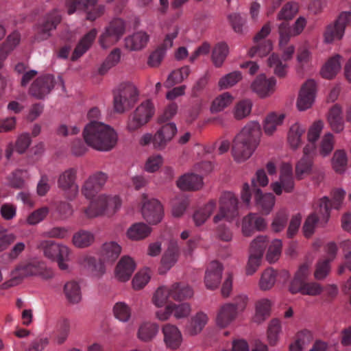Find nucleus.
Here are the masks:
<instances>
[{"mask_svg":"<svg viewBox=\"0 0 351 351\" xmlns=\"http://www.w3.org/2000/svg\"><path fill=\"white\" fill-rule=\"evenodd\" d=\"M86 143L99 151H109L117 143V136L114 130L101 122L92 121L83 131Z\"/></svg>","mask_w":351,"mask_h":351,"instance_id":"1","label":"nucleus"},{"mask_svg":"<svg viewBox=\"0 0 351 351\" xmlns=\"http://www.w3.org/2000/svg\"><path fill=\"white\" fill-rule=\"evenodd\" d=\"M309 274L308 264L304 263L300 265L290 283L289 291L293 294L300 293L312 296L319 295L323 291L322 286L315 282H306Z\"/></svg>","mask_w":351,"mask_h":351,"instance_id":"2","label":"nucleus"},{"mask_svg":"<svg viewBox=\"0 0 351 351\" xmlns=\"http://www.w3.org/2000/svg\"><path fill=\"white\" fill-rule=\"evenodd\" d=\"M121 205L118 196L99 195L90 202V205L84 208V213L87 217L93 218L101 215H113Z\"/></svg>","mask_w":351,"mask_h":351,"instance_id":"3","label":"nucleus"},{"mask_svg":"<svg viewBox=\"0 0 351 351\" xmlns=\"http://www.w3.org/2000/svg\"><path fill=\"white\" fill-rule=\"evenodd\" d=\"M37 248L43 252L46 258L56 261L61 270L68 269L66 261L69 260L71 251L66 245L51 240H43L38 243Z\"/></svg>","mask_w":351,"mask_h":351,"instance_id":"4","label":"nucleus"},{"mask_svg":"<svg viewBox=\"0 0 351 351\" xmlns=\"http://www.w3.org/2000/svg\"><path fill=\"white\" fill-rule=\"evenodd\" d=\"M138 100L136 87L130 83L121 84L114 92V108L118 113H123L134 106Z\"/></svg>","mask_w":351,"mask_h":351,"instance_id":"5","label":"nucleus"},{"mask_svg":"<svg viewBox=\"0 0 351 351\" xmlns=\"http://www.w3.org/2000/svg\"><path fill=\"white\" fill-rule=\"evenodd\" d=\"M40 261L36 258H33L20 263L11 272L10 279L3 283V288L7 289L16 286L21 282L24 278L36 276L39 269H40Z\"/></svg>","mask_w":351,"mask_h":351,"instance_id":"6","label":"nucleus"},{"mask_svg":"<svg viewBox=\"0 0 351 351\" xmlns=\"http://www.w3.org/2000/svg\"><path fill=\"white\" fill-rule=\"evenodd\" d=\"M261 135L257 122H250L243 128V161L252 155L259 143Z\"/></svg>","mask_w":351,"mask_h":351,"instance_id":"7","label":"nucleus"},{"mask_svg":"<svg viewBox=\"0 0 351 351\" xmlns=\"http://www.w3.org/2000/svg\"><path fill=\"white\" fill-rule=\"evenodd\" d=\"M239 215L238 200L231 192L223 193L219 199V213L215 216V223L223 219L232 221Z\"/></svg>","mask_w":351,"mask_h":351,"instance_id":"8","label":"nucleus"},{"mask_svg":"<svg viewBox=\"0 0 351 351\" xmlns=\"http://www.w3.org/2000/svg\"><path fill=\"white\" fill-rule=\"evenodd\" d=\"M154 114V108L152 102L146 100L142 102L130 116L128 129L135 131L145 125Z\"/></svg>","mask_w":351,"mask_h":351,"instance_id":"9","label":"nucleus"},{"mask_svg":"<svg viewBox=\"0 0 351 351\" xmlns=\"http://www.w3.org/2000/svg\"><path fill=\"white\" fill-rule=\"evenodd\" d=\"M125 25L121 19H113L105 28L99 41L103 48H108L118 42L125 33Z\"/></svg>","mask_w":351,"mask_h":351,"instance_id":"10","label":"nucleus"},{"mask_svg":"<svg viewBox=\"0 0 351 351\" xmlns=\"http://www.w3.org/2000/svg\"><path fill=\"white\" fill-rule=\"evenodd\" d=\"M77 169L69 168L60 174L58 178V186L65 193L66 197L73 199L77 195L79 186L76 183Z\"/></svg>","mask_w":351,"mask_h":351,"instance_id":"11","label":"nucleus"},{"mask_svg":"<svg viewBox=\"0 0 351 351\" xmlns=\"http://www.w3.org/2000/svg\"><path fill=\"white\" fill-rule=\"evenodd\" d=\"M141 212L146 221L150 224L159 223L163 216V208L160 202L156 199H149L145 194H143Z\"/></svg>","mask_w":351,"mask_h":351,"instance_id":"12","label":"nucleus"},{"mask_svg":"<svg viewBox=\"0 0 351 351\" xmlns=\"http://www.w3.org/2000/svg\"><path fill=\"white\" fill-rule=\"evenodd\" d=\"M61 21V16L57 10L47 14L37 25L35 38L38 41L47 40L51 36V32L55 29Z\"/></svg>","mask_w":351,"mask_h":351,"instance_id":"13","label":"nucleus"},{"mask_svg":"<svg viewBox=\"0 0 351 351\" xmlns=\"http://www.w3.org/2000/svg\"><path fill=\"white\" fill-rule=\"evenodd\" d=\"M345 191L341 189H336L332 193V201L328 197H323L319 199L316 204L319 206V213L323 215V221L327 223L330 216L332 208L339 209L345 197Z\"/></svg>","mask_w":351,"mask_h":351,"instance_id":"14","label":"nucleus"},{"mask_svg":"<svg viewBox=\"0 0 351 351\" xmlns=\"http://www.w3.org/2000/svg\"><path fill=\"white\" fill-rule=\"evenodd\" d=\"M306 24V19L302 16L296 20L293 27H290L287 22H282L278 27L280 47L287 45L291 37L299 35L303 31Z\"/></svg>","mask_w":351,"mask_h":351,"instance_id":"15","label":"nucleus"},{"mask_svg":"<svg viewBox=\"0 0 351 351\" xmlns=\"http://www.w3.org/2000/svg\"><path fill=\"white\" fill-rule=\"evenodd\" d=\"M56 83L51 75L40 76L31 85L29 94L37 99H43L50 93Z\"/></svg>","mask_w":351,"mask_h":351,"instance_id":"16","label":"nucleus"},{"mask_svg":"<svg viewBox=\"0 0 351 351\" xmlns=\"http://www.w3.org/2000/svg\"><path fill=\"white\" fill-rule=\"evenodd\" d=\"M107 178V175L101 171H98L93 174L84 182L82 189V194L87 199H91L104 186Z\"/></svg>","mask_w":351,"mask_h":351,"instance_id":"17","label":"nucleus"},{"mask_svg":"<svg viewBox=\"0 0 351 351\" xmlns=\"http://www.w3.org/2000/svg\"><path fill=\"white\" fill-rule=\"evenodd\" d=\"M315 92L316 83L313 80H308L303 84L297 101V106L300 110H305L312 106Z\"/></svg>","mask_w":351,"mask_h":351,"instance_id":"18","label":"nucleus"},{"mask_svg":"<svg viewBox=\"0 0 351 351\" xmlns=\"http://www.w3.org/2000/svg\"><path fill=\"white\" fill-rule=\"evenodd\" d=\"M176 132L177 128L175 123H164L154 136L153 144L154 147L158 149L165 148L167 143L173 138Z\"/></svg>","mask_w":351,"mask_h":351,"instance_id":"19","label":"nucleus"},{"mask_svg":"<svg viewBox=\"0 0 351 351\" xmlns=\"http://www.w3.org/2000/svg\"><path fill=\"white\" fill-rule=\"evenodd\" d=\"M164 342L171 350L178 349L182 343V335L177 326L170 324H165L162 328Z\"/></svg>","mask_w":351,"mask_h":351,"instance_id":"20","label":"nucleus"},{"mask_svg":"<svg viewBox=\"0 0 351 351\" xmlns=\"http://www.w3.org/2000/svg\"><path fill=\"white\" fill-rule=\"evenodd\" d=\"M223 267L218 261H212L205 274L204 282L207 289H217L221 282Z\"/></svg>","mask_w":351,"mask_h":351,"instance_id":"21","label":"nucleus"},{"mask_svg":"<svg viewBox=\"0 0 351 351\" xmlns=\"http://www.w3.org/2000/svg\"><path fill=\"white\" fill-rule=\"evenodd\" d=\"M276 80L274 77L266 78L264 74L259 75L252 84V90L260 97H265L274 91Z\"/></svg>","mask_w":351,"mask_h":351,"instance_id":"22","label":"nucleus"},{"mask_svg":"<svg viewBox=\"0 0 351 351\" xmlns=\"http://www.w3.org/2000/svg\"><path fill=\"white\" fill-rule=\"evenodd\" d=\"M136 267L134 260L128 256H124L119 261L115 273L117 278L123 282L128 280L133 274Z\"/></svg>","mask_w":351,"mask_h":351,"instance_id":"23","label":"nucleus"},{"mask_svg":"<svg viewBox=\"0 0 351 351\" xmlns=\"http://www.w3.org/2000/svg\"><path fill=\"white\" fill-rule=\"evenodd\" d=\"M97 34V29H92L82 38L72 53V61L77 60L88 50L94 42Z\"/></svg>","mask_w":351,"mask_h":351,"instance_id":"24","label":"nucleus"},{"mask_svg":"<svg viewBox=\"0 0 351 351\" xmlns=\"http://www.w3.org/2000/svg\"><path fill=\"white\" fill-rule=\"evenodd\" d=\"M271 302L267 298L258 300L255 304V314L253 322L260 324L268 319L271 315Z\"/></svg>","mask_w":351,"mask_h":351,"instance_id":"25","label":"nucleus"},{"mask_svg":"<svg viewBox=\"0 0 351 351\" xmlns=\"http://www.w3.org/2000/svg\"><path fill=\"white\" fill-rule=\"evenodd\" d=\"M177 186L183 191H195L202 186V178L195 173H186L177 181Z\"/></svg>","mask_w":351,"mask_h":351,"instance_id":"26","label":"nucleus"},{"mask_svg":"<svg viewBox=\"0 0 351 351\" xmlns=\"http://www.w3.org/2000/svg\"><path fill=\"white\" fill-rule=\"evenodd\" d=\"M237 306L226 304L219 310L217 317V324L221 328L227 326L236 317Z\"/></svg>","mask_w":351,"mask_h":351,"instance_id":"27","label":"nucleus"},{"mask_svg":"<svg viewBox=\"0 0 351 351\" xmlns=\"http://www.w3.org/2000/svg\"><path fill=\"white\" fill-rule=\"evenodd\" d=\"M322 219L323 215L319 213V206L315 204L314 213L308 216L304 223L303 232L304 236L307 238L311 237L317 223H320L323 226H325L326 223H324Z\"/></svg>","mask_w":351,"mask_h":351,"instance_id":"28","label":"nucleus"},{"mask_svg":"<svg viewBox=\"0 0 351 351\" xmlns=\"http://www.w3.org/2000/svg\"><path fill=\"white\" fill-rule=\"evenodd\" d=\"M121 247L115 241L106 242L101 247V258L104 262L113 263L119 256Z\"/></svg>","mask_w":351,"mask_h":351,"instance_id":"29","label":"nucleus"},{"mask_svg":"<svg viewBox=\"0 0 351 351\" xmlns=\"http://www.w3.org/2000/svg\"><path fill=\"white\" fill-rule=\"evenodd\" d=\"M305 131V127L298 123H295L290 127L287 134V141L291 149H296L302 145V136Z\"/></svg>","mask_w":351,"mask_h":351,"instance_id":"30","label":"nucleus"},{"mask_svg":"<svg viewBox=\"0 0 351 351\" xmlns=\"http://www.w3.org/2000/svg\"><path fill=\"white\" fill-rule=\"evenodd\" d=\"M149 36L144 32H138L125 39V46L132 51H138L145 47L148 42Z\"/></svg>","mask_w":351,"mask_h":351,"instance_id":"31","label":"nucleus"},{"mask_svg":"<svg viewBox=\"0 0 351 351\" xmlns=\"http://www.w3.org/2000/svg\"><path fill=\"white\" fill-rule=\"evenodd\" d=\"M341 113V108L338 105H335L329 112L328 121L332 130L336 133H339L344 129V122Z\"/></svg>","mask_w":351,"mask_h":351,"instance_id":"32","label":"nucleus"},{"mask_svg":"<svg viewBox=\"0 0 351 351\" xmlns=\"http://www.w3.org/2000/svg\"><path fill=\"white\" fill-rule=\"evenodd\" d=\"M170 296L175 300H183L190 298L193 295L192 289L182 282L173 283L170 287Z\"/></svg>","mask_w":351,"mask_h":351,"instance_id":"33","label":"nucleus"},{"mask_svg":"<svg viewBox=\"0 0 351 351\" xmlns=\"http://www.w3.org/2000/svg\"><path fill=\"white\" fill-rule=\"evenodd\" d=\"M63 292L66 300L71 304H77L81 301V289L77 282L74 280L67 282L64 286Z\"/></svg>","mask_w":351,"mask_h":351,"instance_id":"34","label":"nucleus"},{"mask_svg":"<svg viewBox=\"0 0 351 351\" xmlns=\"http://www.w3.org/2000/svg\"><path fill=\"white\" fill-rule=\"evenodd\" d=\"M94 241V234L86 230H80L74 233L72 238L73 245L78 248L87 247L91 245Z\"/></svg>","mask_w":351,"mask_h":351,"instance_id":"35","label":"nucleus"},{"mask_svg":"<svg viewBox=\"0 0 351 351\" xmlns=\"http://www.w3.org/2000/svg\"><path fill=\"white\" fill-rule=\"evenodd\" d=\"M254 194L256 204L261 207L265 214H268L274 205V195L271 193L263 194L261 189H256Z\"/></svg>","mask_w":351,"mask_h":351,"instance_id":"36","label":"nucleus"},{"mask_svg":"<svg viewBox=\"0 0 351 351\" xmlns=\"http://www.w3.org/2000/svg\"><path fill=\"white\" fill-rule=\"evenodd\" d=\"M341 56L336 55L330 58L323 66L321 70V75L324 78H333L341 69Z\"/></svg>","mask_w":351,"mask_h":351,"instance_id":"37","label":"nucleus"},{"mask_svg":"<svg viewBox=\"0 0 351 351\" xmlns=\"http://www.w3.org/2000/svg\"><path fill=\"white\" fill-rule=\"evenodd\" d=\"M191 73V69L189 66H184L180 69L173 71L168 76L164 85L166 88H171L176 84L181 83L186 79Z\"/></svg>","mask_w":351,"mask_h":351,"instance_id":"38","label":"nucleus"},{"mask_svg":"<svg viewBox=\"0 0 351 351\" xmlns=\"http://www.w3.org/2000/svg\"><path fill=\"white\" fill-rule=\"evenodd\" d=\"M27 178L28 173L27 171L17 169L8 176L7 180L10 187L21 189L25 188V181Z\"/></svg>","mask_w":351,"mask_h":351,"instance_id":"39","label":"nucleus"},{"mask_svg":"<svg viewBox=\"0 0 351 351\" xmlns=\"http://www.w3.org/2000/svg\"><path fill=\"white\" fill-rule=\"evenodd\" d=\"M151 228L145 223L139 222L131 226L127 231V236L131 240L138 241L149 236Z\"/></svg>","mask_w":351,"mask_h":351,"instance_id":"40","label":"nucleus"},{"mask_svg":"<svg viewBox=\"0 0 351 351\" xmlns=\"http://www.w3.org/2000/svg\"><path fill=\"white\" fill-rule=\"evenodd\" d=\"M228 54V47L224 43L216 44L213 49L211 60L216 67H221Z\"/></svg>","mask_w":351,"mask_h":351,"instance_id":"41","label":"nucleus"},{"mask_svg":"<svg viewBox=\"0 0 351 351\" xmlns=\"http://www.w3.org/2000/svg\"><path fill=\"white\" fill-rule=\"evenodd\" d=\"M158 326L156 324L145 322L142 324L138 330V338L143 341H151L158 333Z\"/></svg>","mask_w":351,"mask_h":351,"instance_id":"42","label":"nucleus"},{"mask_svg":"<svg viewBox=\"0 0 351 351\" xmlns=\"http://www.w3.org/2000/svg\"><path fill=\"white\" fill-rule=\"evenodd\" d=\"M208 322L206 314L203 312H198L192 317L188 330L191 335H195L199 333Z\"/></svg>","mask_w":351,"mask_h":351,"instance_id":"43","label":"nucleus"},{"mask_svg":"<svg viewBox=\"0 0 351 351\" xmlns=\"http://www.w3.org/2000/svg\"><path fill=\"white\" fill-rule=\"evenodd\" d=\"M216 208V203L210 201L203 208L196 210L193 215V220L196 226L203 224L206 220L210 216Z\"/></svg>","mask_w":351,"mask_h":351,"instance_id":"44","label":"nucleus"},{"mask_svg":"<svg viewBox=\"0 0 351 351\" xmlns=\"http://www.w3.org/2000/svg\"><path fill=\"white\" fill-rule=\"evenodd\" d=\"M120 58L121 50L117 48L112 50L99 68V73L100 75L106 74L109 69L114 66L119 62Z\"/></svg>","mask_w":351,"mask_h":351,"instance_id":"45","label":"nucleus"},{"mask_svg":"<svg viewBox=\"0 0 351 351\" xmlns=\"http://www.w3.org/2000/svg\"><path fill=\"white\" fill-rule=\"evenodd\" d=\"M299 5L295 1H288L286 3L277 15L278 20L289 21L291 20L298 12Z\"/></svg>","mask_w":351,"mask_h":351,"instance_id":"46","label":"nucleus"},{"mask_svg":"<svg viewBox=\"0 0 351 351\" xmlns=\"http://www.w3.org/2000/svg\"><path fill=\"white\" fill-rule=\"evenodd\" d=\"M313 169V160L311 157L303 156L295 165V176L298 180H302L304 176L311 173Z\"/></svg>","mask_w":351,"mask_h":351,"instance_id":"47","label":"nucleus"},{"mask_svg":"<svg viewBox=\"0 0 351 351\" xmlns=\"http://www.w3.org/2000/svg\"><path fill=\"white\" fill-rule=\"evenodd\" d=\"M285 119L283 114H277L274 112L270 113L265 119L264 123L265 132L271 135L276 130L277 126L281 125Z\"/></svg>","mask_w":351,"mask_h":351,"instance_id":"48","label":"nucleus"},{"mask_svg":"<svg viewBox=\"0 0 351 351\" xmlns=\"http://www.w3.org/2000/svg\"><path fill=\"white\" fill-rule=\"evenodd\" d=\"M271 188L278 195L282 194V189L287 193L291 192L294 188L293 176L280 178V182L273 183Z\"/></svg>","mask_w":351,"mask_h":351,"instance_id":"49","label":"nucleus"},{"mask_svg":"<svg viewBox=\"0 0 351 351\" xmlns=\"http://www.w3.org/2000/svg\"><path fill=\"white\" fill-rule=\"evenodd\" d=\"M276 271L271 268L266 269L262 274L259 280V287L261 290L267 291L271 289L276 280Z\"/></svg>","mask_w":351,"mask_h":351,"instance_id":"50","label":"nucleus"},{"mask_svg":"<svg viewBox=\"0 0 351 351\" xmlns=\"http://www.w3.org/2000/svg\"><path fill=\"white\" fill-rule=\"evenodd\" d=\"M178 247L175 244H171L162 256L161 263L163 267L169 269L177 261Z\"/></svg>","mask_w":351,"mask_h":351,"instance_id":"51","label":"nucleus"},{"mask_svg":"<svg viewBox=\"0 0 351 351\" xmlns=\"http://www.w3.org/2000/svg\"><path fill=\"white\" fill-rule=\"evenodd\" d=\"M233 99L234 97L228 92L221 94L213 100L211 105L212 112L222 111L233 101Z\"/></svg>","mask_w":351,"mask_h":351,"instance_id":"52","label":"nucleus"},{"mask_svg":"<svg viewBox=\"0 0 351 351\" xmlns=\"http://www.w3.org/2000/svg\"><path fill=\"white\" fill-rule=\"evenodd\" d=\"M267 65L270 68L274 69V73L280 77H283L287 73V64H283L280 57L276 53H273L267 59Z\"/></svg>","mask_w":351,"mask_h":351,"instance_id":"53","label":"nucleus"},{"mask_svg":"<svg viewBox=\"0 0 351 351\" xmlns=\"http://www.w3.org/2000/svg\"><path fill=\"white\" fill-rule=\"evenodd\" d=\"M248 224L249 228L263 230L266 228L267 223L265 220L258 216L256 214H249L247 217L243 218V228ZM244 230L243 229V232Z\"/></svg>","mask_w":351,"mask_h":351,"instance_id":"54","label":"nucleus"},{"mask_svg":"<svg viewBox=\"0 0 351 351\" xmlns=\"http://www.w3.org/2000/svg\"><path fill=\"white\" fill-rule=\"evenodd\" d=\"M334 149V136L331 133H326L321 139L317 147L319 154L325 157L328 156Z\"/></svg>","mask_w":351,"mask_h":351,"instance_id":"55","label":"nucleus"},{"mask_svg":"<svg viewBox=\"0 0 351 351\" xmlns=\"http://www.w3.org/2000/svg\"><path fill=\"white\" fill-rule=\"evenodd\" d=\"M281 330V322L278 319H273L270 321L267 328V339L271 346L276 344Z\"/></svg>","mask_w":351,"mask_h":351,"instance_id":"56","label":"nucleus"},{"mask_svg":"<svg viewBox=\"0 0 351 351\" xmlns=\"http://www.w3.org/2000/svg\"><path fill=\"white\" fill-rule=\"evenodd\" d=\"M268 239L266 236L260 235L256 237L250 245V253L262 257L268 244Z\"/></svg>","mask_w":351,"mask_h":351,"instance_id":"57","label":"nucleus"},{"mask_svg":"<svg viewBox=\"0 0 351 351\" xmlns=\"http://www.w3.org/2000/svg\"><path fill=\"white\" fill-rule=\"evenodd\" d=\"M312 334L308 330H302L298 333L296 340L290 346L291 351H302L303 348L312 339Z\"/></svg>","mask_w":351,"mask_h":351,"instance_id":"58","label":"nucleus"},{"mask_svg":"<svg viewBox=\"0 0 351 351\" xmlns=\"http://www.w3.org/2000/svg\"><path fill=\"white\" fill-rule=\"evenodd\" d=\"M241 79V73L238 71L231 72L221 78L218 82L219 90H225L231 88Z\"/></svg>","mask_w":351,"mask_h":351,"instance_id":"59","label":"nucleus"},{"mask_svg":"<svg viewBox=\"0 0 351 351\" xmlns=\"http://www.w3.org/2000/svg\"><path fill=\"white\" fill-rule=\"evenodd\" d=\"M114 317L123 322H128L131 316V309L125 302H117L113 308Z\"/></svg>","mask_w":351,"mask_h":351,"instance_id":"60","label":"nucleus"},{"mask_svg":"<svg viewBox=\"0 0 351 351\" xmlns=\"http://www.w3.org/2000/svg\"><path fill=\"white\" fill-rule=\"evenodd\" d=\"M170 287L162 286L157 289L156 291L152 302L157 307H162L167 304L168 298L170 296Z\"/></svg>","mask_w":351,"mask_h":351,"instance_id":"61","label":"nucleus"},{"mask_svg":"<svg viewBox=\"0 0 351 351\" xmlns=\"http://www.w3.org/2000/svg\"><path fill=\"white\" fill-rule=\"evenodd\" d=\"M96 0H67L66 6L69 14H73L77 10L88 9L95 4Z\"/></svg>","mask_w":351,"mask_h":351,"instance_id":"62","label":"nucleus"},{"mask_svg":"<svg viewBox=\"0 0 351 351\" xmlns=\"http://www.w3.org/2000/svg\"><path fill=\"white\" fill-rule=\"evenodd\" d=\"M256 45L251 48L249 55L253 57L257 55L260 57L267 56L272 49V44L270 40H263L261 43H256Z\"/></svg>","mask_w":351,"mask_h":351,"instance_id":"63","label":"nucleus"},{"mask_svg":"<svg viewBox=\"0 0 351 351\" xmlns=\"http://www.w3.org/2000/svg\"><path fill=\"white\" fill-rule=\"evenodd\" d=\"M282 250V242L280 240H274L269 246L266 254V259L270 263L276 262L280 257Z\"/></svg>","mask_w":351,"mask_h":351,"instance_id":"64","label":"nucleus"}]
</instances>
